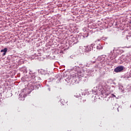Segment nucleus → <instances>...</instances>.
Masks as SVG:
<instances>
[{
    "label": "nucleus",
    "instance_id": "nucleus-3",
    "mask_svg": "<svg viewBox=\"0 0 131 131\" xmlns=\"http://www.w3.org/2000/svg\"><path fill=\"white\" fill-rule=\"evenodd\" d=\"M84 50L85 52H90L91 50H92V48L90 47V46H87L85 47Z\"/></svg>",
    "mask_w": 131,
    "mask_h": 131
},
{
    "label": "nucleus",
    "instance_id": "nucleus-2",
    "mask_svg": "<svg viewBox=\"0 0 131 131\" xmlns=\"http://www.w3.org/2000/svg\"><path fill=\"white\" fill-rule=\"evenodd\" d=\"M7 52H8V49L7 48H4V49L1 51V53L3 52L2 56H6V54H7Z\"/></svg>",
    "mask_w": 131,
    "mask_h": 131
},
{
    "label": "nucleus",
    "instance_id": "nucleus-5",
    "mask_svg": "<svg viewBox=\"0 0 131 131\" xmlns=\"http://www.w3.org/2000/svg\"><path fill=\"white\" fill-rule=\"evenodd\" d=\"M39 86H40V84L37 85L36 86V89L37 90H38V88H39Z\"/></svg>",
    "mask_w": 131,
    "mask_h": 131
},
{
    "label": "nucleus",
    "instance_id": "nucleus-6",
    "mask_svg": "<svg viewBox=\"0 0 131 131\" xmlns=\"http://www.w3.org/2000/svg\"><path fill=\"white\" fill-rule=\"evenodd\" d=\"M110 94H111L110 92H108V93L106 92L105 95H106V96H108V95H110Z\"/></svg>",
    "mask_w": 131,
    "mask_h": 131
},
{
    "label": "nucleus",
    "instance_id": "nucleus-1",
    "mask_svg": "<svg viewBox=\"0 0 131 131\" xmlns=\"http://www.w3.org/2000/svg\"><path fill=\"white\" fill-rule=\"evenodd\" d=\"M123 69H124V67L119 66L114 69V72H116V73H118V72H121V71H122Z\"/></svg>",
    "mask_w": 131,
    "mask_h": 131
},
{
    "label": "nucleus",
    "instance_id": "nucleus-4",
    "mask_svg": "<svg viewBox=\"0 0 131 131\" xmlns=\"http://www.w3.org/2000/svg\"><path fill=\"white\" fill-rule=\"evenodd\" d=\"M97 49L98 50H102L103 49L102 47H101V45H98L97 47Z\"/></svg>",
    "mask_w": 131,
    "mask_h": 131
}]
</instances>
